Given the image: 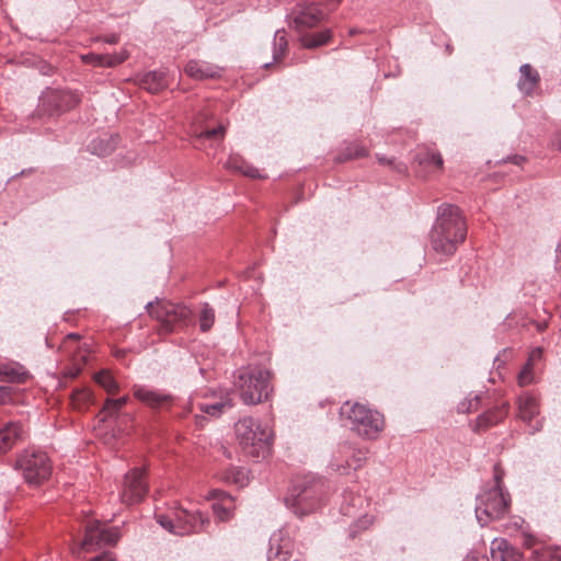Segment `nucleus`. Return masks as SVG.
<instances>
[{
  "label": "nucleus",
  "instance_id": "nucleus-21",
  "mask_svg": "<svg viewBox=\"0 0 561 561\" xmlns=\"http://www.w3.org/2000/svg\"><path fill=\"white\" fill-rule=\"evenodd\" d=\"M518 415L527 423L539 413V404L537 399L530 393L522 394L517 400Z\"/></svg>",
  "mask_w": 561,
  "mask_h": 561
},
{
  "label": "nucleus",
  "instance_id": "nucleus-13",
  "mask_svg": "<svg viewBox=\"0 0 561 561\" xmlns=\"http://www.w3.org/2000/svg\"><path fill=\"white\" fill-rule=\"evenodd\" d=\"M42 104L49 105L56 111H67L76 106L80 99L71 91H47L41 99Z\"/></svg>",
  "mask_w": 561,
  "mask_h": 561
},
{
  "label": "nucleus",
  "instance_id": "nucleus-45",
  "mask_svg": "<svg viewBox=\"0 0 561 561\" xmlns=\"http://www.w3.org/2000/svg\"><path fill=\"white\" fill-rule=\"evenodd\" d=\"M541 357H542V350L540 347H537L530 352L527 363L534 365L536 362L540 360Z\"/></svg>",
  "mask_w": 561,
  "mask_h": 561
},
{
  "label": "nucleus",
  "instance_id": "nucleus-49",
  "mask_svg": "<svg viewBox=\"0 0 561 561\" xmlns=\"http://www.w3.org/2000/svg\"><path fill=\"white\" fill-rule=\"evenodd\" d=\"M552 145L561 151V131L554 135Z\"/></svg>",
  "mask_w": 561,
  "mask_h": 561
},
{
  "label": "nucleus",
  "instance_id": "nucleus-5",
  "mask_svg": "<svg viewBox=\"0 0 561 561\" xmlns=\"http://www.w3.org/2000/svg\"><path fill=\"white\" fill-rule=\"evenodd\" d=\"M340 414L350 421L351 430L364 438L375 439L383 431V416L365 404L345 402L340 409Z\"/></svg>",
  "mask_w": 561,
  "mask_h": 561
},
{
  "label": "nucleus",
  "instance_id": "nucleus-3",
  "mask_svg": "<svg viewBox=\"0 0 561 561\" xmlns=\"http://www.w3.org/2000/svg\"><path fill=\"white\" fill-rule=\"evenodd\" d=\"M236 436L242 450L252 457H266L273 442V431L253 417H243L236 423Z\"/></svg>",
  "mask_w": 561,
  "mask_h": 561
},
{
  "label": "nucleus",
  "instance_id": "nucleus-15",
  "mask_svg": "<svg viewBox=\"0 0 561 561\" xmlns=\"http://www.w3.org/2000/svg\"><path fill=\"white\" fill-rule=\"evenodd\" d=\"M293 542L284 538L282 531L273 534L270 540L268 561H290Z\"/></svg>",
  "mask_w": 561,
  "mask_h": 561
},
{
  "label": "nucleus",
  "instance_id": "nucleus-36",
  "mask_svg": "<svg viewBox=\"0 0 561 561\" xmlns=\"http://www.w3.org/2000/svg\"><path fill=\"white\" fill-rule=\"evenodd\" d=\"M82 59L87 64H91V65H94V66H105L106 67V61H107L108 57H107V54H103V55H100V54H88V55L82 56Z\"/></svg>",
  "mask_w": 561,
  "mask_h": 561
},
{
  "label": "nucleus",
  "instance_id": "nucleus-44",
  "mask_svg": "<svg viewBox=\"0 0 561 561\" xmlns=\"http://www.w3.org/2000/svg\"><path fill=\"white\" fill-rule=\"evenodd\" d=\"M73 360H75L73 367L69 368L66 371V376H68L70 378H76L80 374L81 368H82V364L79 363L77 358H73Z\"/></svg>",
  "mask_w": 561,
  "mask_h": 561
},
{
  "label": "nucleus",
  "instance_id": "nucleus-51",
  "mask_svg": "<svg viewBox=\"0 0 561 561\" xmlns=\"http://www.w3.org/2000/svg\"><path fill=\"white\" fill-rule=\"evenodd\" d=\"M522 161H524V158L520 156H515L514 158H512V162L515 164H519Z\"/></svg>",
  "mask_w": 561,
  "mask_h": 561
},
{
  "label": "nucleus",
  "instance_id": "nucleus-23",
  "mask_svg": "<svg viewBox=\"0 0 561 561\" xmlns=\"http://www.w3.org/2000/svg\"><path fill=\"white\" fill-rule=\"evenodd\" d=\"M139 85L150 93H157L167 87L163 71H148L138 79Z\"/></svg>",
  "mask_w": 561,
  "mask_h": 561
},
{
  "label": "nucleus",
  "instance_id": "nucleus-32",
  "mask_svg": "<svg viewBox=\"0 0 561 561\" xmlns=\"http://www.w3.org/2000/svg\"><path fill=\"white\" fill-rule=\"evenodd\" d=\"M215 322V311L208 305L204 304L199 312V328L203 332H207L211 329Z\"/></svg>",
  "mask_w": 561,
  "mask_h": 561
},
{
  "label": "nucleus",
  "instance_id": "nucleus-37",
  "mask_svg": "<svg viewBox=\"0 0 561 561\" xmlns=\"http://www.w3.org/2000/svg\"><path fill=\"white\" fill-rule=\"evenodd\" d=\"M536 561H561V549L546 550L537 557Z\"/></svg>",
  "mask_w": 561,
  "mask_h": 561
},
{
  "label": "nucleus",
  "instance_id": "nucleus-24",
  "mask_svg": "<svg viewBox=\"0 0 561 561\" xmlns=\"http://www.w3.org/2000/svg\"><path fill=\"white\" fill-rule=\"evenodd\" d=\"M520 79L518 81V88L526 94L533 92L539 81V75L531 68L530 65L525 64L520 66Z\"/></svg>",
  "mask_w": 561,
  "mask_h": 561
},
{
  "label": "nucleus",
  "instance_id": "nucleus-34",
  "mask_svg": "<svg viewBox=\"0 0 561 561\" xmlns=\"http://www.w3.org/2000/svg\"><path fill=\"white\" fill-rule=\"evenodd\" d=\"M112 399H107L103 409L99 413L101 422H105L108 417L116 415L121 411L119 405L111 404Z\"/></svg>",
  "mask_w": 561,
  "mask_h": 561
},
{
  "label": "nucleus",
  "instance_id": "nucleus-1",
  "mask_svg": "<svg viewBox=\"0 0 561 561\" xmlns=\"http://www.w3.org/2000/svg\"><path fill=\"white\" fill-rule=\"evenodd\" d=\"M466 232V224L459 208L449 204L442 205L431 234L432 248L438 254L451 255L465 240Z\"/></svg>",
  "mask_w": 561,
  "mask_h": 561
},
{
  "label": "nucleus",
  "instance_id": "nucleus-25",
  "mask_svg": "<svg viewBox=\"0 0 561 561\" xmlns=\"http://www.w3.org/2000/svg\"><path fill=\"white\" fill-rule=\"evenodd\" d=\"M219 479L229 484L242 488L248 484L249 476L244 468L231 467L219 473Z\"/></svg>",
  "mask_w": 561,
  "mask_h": 561
},
{
  "label": "nucleus",
  "instance_id": "nucleus-41",
  "mask_svg": "<svg viewBox=\"0 0 561 561\" xmlns=\"http://www.w3.org/2000/svg\"><path fill=\"white\" fill-rule=\"evenodd\" d=\"M478 407V397L469 401H462L458 404V412L469 413Z\"/></svg>",
  "mask_w": 561,
  "mask_h": 561
},
{
  "label": "nucleus",
  "instance_id": "nucleus-28",
  "mask_svg": "<svg viewBox=\"0 0 561 561\" xmlns=\"http://www.w3.org/2000/svg\"><path fill=\"white\" fill-rule=\"evenodd\" d=\"M94 381L101 386L107 393L114 394L119 390V386L108 370H101L93 376Z\"/></svg>",
  "mask_w": 561,
  "mask_h": 561
},
{
  "label": "nucleus",
  "instance_id": "nucleus-11",
  "mask_svg": "<svg viewBox=\"0 0 561 561\" xmlns=\"http://www.w3.org/2000/svg\"><path fill=\"white\" fill-rule=\"evenodd\" d=\"M148 491L147 482L144 479V471L134 469L125 476L124 485L121 491V501L131 505L141 501Z\"/></svg>",
  "mask_w": 561,
  "mask_h": 561
},
{
  "label": "nucleus",
  "instance_id": "nucleus-16",
  "mask_svg": "<svg viewBox=\"0 0 561 561\" xmlns=\"http://www.w3.org/2000/svg\"><path fill=\"white\" fill-rule=\"evenodd\" d=\"M492 561H522V553L503 538H495L490 548Z\"/></svg>",
  "mask_w": 561,
  "mask_h": 561
},
{
  "label": "nucleus",
  "instance_id": "nucleus-35",
  "mask_svg": "<svg viewBox=\"0 0 561 561\" xmlns=\"http://www.w3.org/2000/svg\"><path fill=\"white\" fill-rule=\"evenodd\" d=\"M533 381H534L533 365L529 363H526V365L524 366V368L522 369V371L518 375V383H519V386L524 387V386L531 383Z\"/></svg>",
  "mask_w": 561,
  "mask_h": 561
},
{
  "label": "nucleus",
  "instance_id": "nucleus-42",
  "mask_svg": "<svg viewBox=\"0 0 561 561\" xmlns=\"http://www.w3.org/2000/svg\"><path fill=\"white\" fill-rule=\"evenodd\" d=\"M354 148H348V152L345 154V158L344 159H353V158H359V157H364L366 156V150L365 148L358 146V145H354L353 146Z\"/></svg>",
  "mask_w": 561,
  "mask_h": 561
},
{
  "label": "nucleus",
  "instance_id": "nucleus-46",
  "mask_svg": "<svg viewBox=\"0 0 561 561\" xmlns=\"http://www.w3.org/2000/svg\"><path fill=\"white\" fill-rule=\"evenodd\" d=\"M89 561H115L113 558V554L110 552H104L100 556L94 557L93 559Z\"/></svg>",
  "mask_w": 561,
  "mask_h": 561
},
{
  "label": "nucleus",
  "instance_id": "nucleus-20",
  "mask_svg": "<svg viewBox=\"0 0 561 561\" xmlns=\"http://www.w3.org/2000/svg\"><path fill=\"white\" fill-rule=\"evenodd\" d=\"M28 378V371L18 363H7L0 365V381L22 383L25 382Z\"/></svg>",
  "mask_w": 561,
  "mask_h": 561
},
{
  "label": "nucleus",
  "instance_id": "nucleus-10",
  "mask_svg": "<svg viewBox=\"0 0 561 561\" xmlns=\"http://www.w3.org/2000/svg\"><path fill=\"white\" fill-rule=\"evenodd\" d=\"M149 312L156 317L168 332L172 331V325L181 320L186 319L191 311L182 305H175L169 301H159L154 306L149 304Z\"/></svg>",
  "mask_w": 561,
  "mask_h": 561
},
{
  "label": "nucleus",
  "instance_id": "nucleus-43",
  "mask_svg": "<svg viewBox=\"0 0 561 561\" xmlns=\"http://www.w3.org/2000/svg\"><path fill=\"white\" fill-rule=\"evenodd\" d=\"M12 400V389L7 386H0V405L7 404Z\"/></svg>",
  "mask_w": 561,
  "mask_h": 561
},
{
  "label": "nucleus",
  "instance_id": "nucleus-40",
  "mask_svg": "<svg viewBox=\"0 0 561 561\" xmlns=\"http://www.w3.org/2000/svg\"><path fill=\"white\" fill-rule=\"evenodd\" d=\"M79 340V335L75 333L68 334L61 345V348L64 352L71 353L72 352V344H76Z\"/></svg>",
  "mask_w": 561,
  "mask_h": 561
},
{
  "label": "nucleus",
  "instance_id": "nucleus-7",
  "mask_svg": "<svg viewBox=\"0 0 561 561\" xmlns=\"http://www.w3.org/2000/svg\"><path fill=\"white\" fill-rule=\"evenodd\" d=\"M15 468L22 472L30 485H39L47 481L53 469L49 457L42 450L23 451L16 460Z\"/></svg>",
  "mask_w": 561,
  "mask_h": 561
},
{
  "label": "nucleus",
  "instance_id": "nucleus-6",
  "mask_svg": "<svg viewBox=\"0 0 561 561\" xmlns=\"http://www.w3.org/2000/svg\"><path fill=\"white\" fill-rule=\"evenodd\" d=\"M245 404H257L267 400L272 392L271 374L260 367H249L239 373L234 383Z\"/></svg>",
  "mask_w": 561,
  "mask_h": 561
},
{
  "label": "nucleus",
  "instance_id": "nucleus-47",
  "mask_svg": "<svg viewBox=\"0 0 561 561\" xmlns=\"http://www.w3.org/2000/svg\"><path fill=\"white\" fill-rule=\"evenodd\" d=\"M373 523V518L369 517V516H364L363 518H360L356 525L359 526L360 528L365 529L367 528L369 525H371Z\"/></svg>",
  "mask_w": 561,
  "mask_h": 561
},
{
  "label": "nucleus",
  "instance_id": "nucleus-22",
  "mask_svg": "<svg viewBox=\"0 0 561 561\" xmlns=\"http://www.w3.org/2000/svg\"><path fill=\"white\" fill-rule=\"evenodd\" d=\"M94 402V394L92 390L87 387L76 388L70 394V404L73 410L79 412L87 411Z\"/></svg>",
  "mask_w": 561,
  "mask_h": 561
},
{
  "label": "nucleus",
  "instance_id": "nucleus-38",
  "mask_svg": "<svg viewBox=\"0 0 561 561\" xmlns=\"http://www.w3.org/2000/svg\"><path fill=\"white\" fill-rule=\"evenodd\" d=\"M107 57H108V59L106 61V67H114V66L119 65L123 61H125L128 58V53H127V50L123 49L119 53L114 54V55L107 54Z\"/></svg>",
  "mask_w": 561,
  "mask_h": 561
},
{
  "label": "nucleus",
  "instance_id": "nucleus-39",
  "mask_svg": "<svg viewBox=\"0 0 561 561\" xmlns=\"http://www.w3.org/2000/svg\"><path fill=\"white\" fill-rule=\"evenodd\" d=\"M225 126L219 125L217 128L206 129L199 134L201 137L221 139L225 135Z\"/></svg>",
  "mask_w": 561,
  "mask_h": 561
},
{
  "label": "nucleus",
  "instance_id": "nucleus-9",
  "mask_svg": "<svg viewBox=\"0 0 561 561\" xmlns=\"http://www.w3.org/2000/svg\"><path fill=\"white\" fill-rule=\"evenodd\" d=\"M121 534L117 528H105L98 520L85 525L84 538L80 549L93 551L103 546H114L118 542Z\"/></svg>",
  "mask_w": 561,
  "mask_h": 561
},
{
  "label": "nucleus",
  "instance_id": "nucleus-29",
  "mask_svg": "<svg viewBox=\"0 0 561 561\" xmlns=\"http://www.w3.org/2000/svg\"><path fill=\"white\" fill-rule=\"evenodd\" d=\"M232 407V401L230 398L220 399L214 403H203L199 404V409L202 412L209 414L211 416L220 415L226 410Z\"/></svg>",
  "mask_w": 561,
  "mask_h": 561
},
{
  "label": "nucleus",
  "instance_id": "nucleus-17",
  "mask_svg": "<svg viewBox=\"0 0 561 561\" xmlns=\"http://www.w3.org/2000/svg\"><path fill=\"white\" fill-rule=\"evenodd\" d=\"M220 72V67L206 61L190 60L185 66V73L195 80L216 78Z\"/></svg>",
  "mask_w": 561,
  "mask_h": 561
},
{
  "label": "nucleus",
  "instance_id": "nucleus-54",
  "mask_svg": "<svg viewBox=\"0 0 561 561\" xmlns=\"http://www.w3.org/2000/svg\"><path fill=\"white\" fill-rule=\"evenodd\" d=\"M98 153H99V154H105V153H106V150H100Z\"/></svg>",
  "mask_w": 561,
  "mask_h": 561
},
{
  "label": "nucleus",
  "instance_id": "nucleus-27",
  "mask_svg": "<svg viewBox=\"0 0 561 561\" xmlns=\"http://www.w3.org/2000/svg\"><path fill=\"white\" fill-rule=\"evenodd\" d=\"M417 159L419 163L427 168L430 172H437L443 169V158L438 152L427 150L420 153Z\"/></svg>",
  "mask_w": 561,
  "mask_h": 561
},
{
  "label": "nucleus",
  "instance_id": "nucleus-26",
  "mask_svg": "<svg viewBox=\"0 0 561 561\" xmlns=\"http://www.w3.org/2000/svg\"><path fill=\"white\" fill-rule=\"evenodd\" d=\"M506 416V411L501 408L490 410L477 417L476 431H485L490 426L497 424Z\"/></svg>",
  "mask_w": 561,
  "mask_h": 561
},
{
  "label": "nucleus",
  "instance_id": "nucleus-53",
  "mask_svg": "<svg viewBox=\"0 0 561 561\" xmlns=\"http://www.w3.org/2000/svg\"><path fill=\"white\" fill-rule=\"evenodd\" d=\"M98 142H99V141H94V142H93V150H94V151H96V144H98Z\"/></svg>",
  "mask_w": 561,
  "mask_h": 561
},
{
  "label": "nucleus",
  "instance_id": "nucleus-31",
  "mask_svg": "<svg viewBox=\"0 0 561 561\" xmlns=\"http://www.w3.org/2000/svg\"><path fill=\"white\" fill-rule=\"evenodd\" d=\"M331 38V31L325 30L313 35H308L302 38V45L306 48H316L327 44Z\"/></svg>",
  "mask_w": 561,
  "mask_h": 561
},
{
  "label": "nucleus",
  "instance_id": "nucleus-50",
  "mask_svg": "<svg viewBox=\"0 0 561 561\" xmlns=\"http://www.w3.org/2000/svg\"><path fill=\"white\" fill-rule=\"evenodd\" d=\"M104 41L108 44H116L118 42L117 35H111L104 38Z\"/></svg>",
  "mask_w": 561,
  "mask_h": 561
},
{
  "label": "nucleus",
  "instance_id": "nucleus-30",
  "mask_svg": "<svg viewBox=\"0 0 561 561\" xmlns=\"http://www.w3.org/2000/svg\"><path fill=\"white\" fill-rule=\"evenodd\" d=\"M228 167L230 169L237 170V171L241 172L243 175L252 178V179L262 178L260 171L256 168H254L243 161H239L236 158L229 159Z\"/></svg>",
  "mask_w": 561,
  "mask_h": 561
},
{
  "label": "nucleus",
  "instance_id": "nucleus-33",
  "mask_svg": "<svg viewBox=\"0 0 561 561\" xmlns=\"http://www.w3.org/2000/svg\"><path fill=\"white\" fill-rule=\"evenodd\" d=\"M287 48V39L285 31H276L274 36V50H273V59L274 61H278L283 58Z\"/></svg>",
  "mask_w": 561,
  "mask_h": 561
},
{
  "label": "nucleus",
  "instance_id": "nucleus-48",
  "mask_svg": "<svg viewBox=\"0 0 561 561\" xmlns=\"http://www.w3.org/2000/svg\"><path fill=\"white\" fill-rule=\"evenodd\" d=\"M128 402V397H122L118 399L111 400V404L119 405L121 409Z\"/></svg>",
  "mask_w": 561,
  "mask_h": 561
},
{
  "label": "nucleus",
  "instance_id": "nucleus-4",
  "mask_svg": "<svg viewBox=\"0 0 561 561\" xmlns=\"http://www.w3.org/2000/svg\"><path fill=\"white\" fill-rule=\"evenodd\" d=\"M323 499V483L312 477H302L294 481L289 488L285 503L297 516L313 513Z\"/></svg>",
  "mask_w": 561,
  "mask_h": 561
},
{
  "label": "nucleus",
  "instance_id": "nucleus-12",
  "mask_svg": "<svg viewBox=\"0 0 561 561\" xmlns=\"http://www.w3.org/2000/svg\"><path fill=\"white\" fill-rule=\"evenodd\" d=\"M133 394L137 400L156 410L163 408L173 401V396L170 393L157 391L148 387L137 385L133 388Z\"/></svg>",
  "mask_w": 561,
  "mask_h": 561
},
{
  "label": "nucleus",
  "instance_id": "nucleus-2",
  "mask_svg": "<svg viewBox=\"0 0 561 561\" xmlns=\"http://www.w3.org/2000/svg\"><path fill=\"white\" fill-rule=\"evenodd\" d=\"M503 469L495 465L492 485L477 496L476 517L482 526L504 517L508 512L511 499L503 490Z\"/></svg>",
  "mask_w": 561,
  "mask_h": 561
},
{
  "label": "nucleus",
  "instance_id": "nucleus-56",
  "mask_svg": "<svg viewBox=\"0 0 561 561\" xmlns=\"http://www.w3.org/2000/svg\"><path fill=\"white\" fill-rule=\"evenodd\" d=\"M290 561H302V560H300V559H294V560H290Z\"/></svg>",
  "mask_w": 561,
  "mask_h": 561
},
{
  "label": "nucleus",
  "instance_id": "nucleus-19",
  "mask_svg": "<svg viewBox=\"0 0 561 561\" xmlns=\"http://www.w3.org/2000/svg\"><path fill=\"white\" fill-rule=\"evenodd\" d=\"M22 436V428L19 423L10 422L0 425V454L10 450Z\"/></svg>",
  "mask_w": 561,
  "mask_h": 561
},
{
  "label": "nucleus",
  "instance_id": "nucleus-52",
  "mask_svg": "<svg viewBox=\"0 0 561 561\" xmlns=\"http://www.w3.org/2000/svg\"><path fill=\"white\" fill-rule=\"evenodd\" d=\"M378 160L382 164H392V160H387L385 158H378Z\"/></svg>",
  "mask_w": 561,
  "mask_h": 561
},
{
  "label": "nucleus",
  "instance_id": "nucleus-8",
  "mask_svg": "<svg viewBox=\"0 0 561 561\" xmlns=\"http://www.w3.org/2000/svg\"><path fill=\"white\" fill-rule=\"evenodd\" d=\"M157 520L164 529L179 536L198 533L204 529L205 524L209 523L201 512L187 510H179L174 513V517L159 515Z\"/></svg>",
  "mask_w": 561,
  "mask_h": 561
},
{
  "label": "nucleus",
  "instance_id": "nucleus-18",
  "mask_svg": "<svg viewBox=\"0 0 561 561\" xmlns=\"http://www.w3.org/2000/svg\"><path fill=\"white\" fill-rule=\"evenodd\" d=\"M323 18L322 11L314 4L302 7L294 18V24L297 30L312 27Z\"/></svg>",
  "mask_w": 561,
  "mask_h": 561
},
{
  "label": "nucleus",
  "instance_id": "nucleus-14",
  "mask_svg": "<svg viewBox=\"0 0 561 561\" xmlns=\"http://www.w3.org/2000/svg\"><path fill=\"white\" fill-rule=\"evenodd\" d=\"M207 499L215 500L213 511L219 520L225 522L231 518L234 510V501L231 495L216 489L209 492Z\"/></svg>",
  "mask_w": 561,
  "mask_h": 561
},
{
  "label": "nucleus",
  "instance_id": "nucleus-55",
  "mask_svg": "<svg viewBox=\"0 0 561 561\" xmlns=\"http://www.w3.org/2000/svg\"><path fill=\"white\" fill-rule=\"evenodd\" d=\"M81 360L84 362L85 360V355H81Z\"/></svg>",
  "mask_w": 561,
  "mask_h": 561
}]
</instances>
